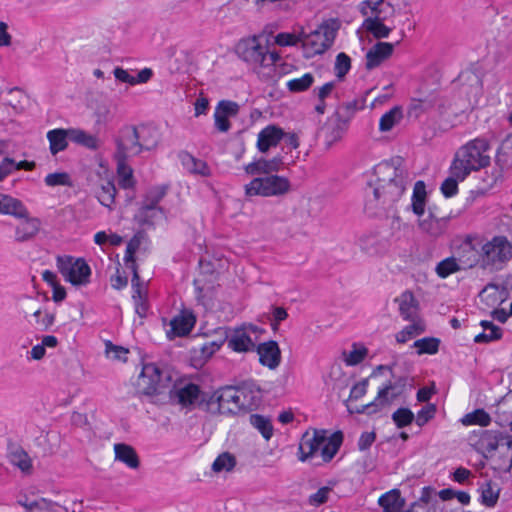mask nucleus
<instances>
[{
  "label": "nucleus",
  "instance_id": "3",
  "mask_svg": "<svg viewBox=\"0 0 512 512\" xmlns=\"http://www.w3.org/2000/svg\"><path fill=\"white\" fill-rule=\"evenodd\" d=\"M489 142L484 138H475L461 146L454 155L452 165L454 174L458 177L468 176L490 164Z\"/></svg>",
  "mask_w": 512,
  "mask_h": 512
},
{
  "label": "nucleus",
  "instance_id": "60",
  "mask_svg": "<svg viewBox=\"0 0 512 512\" xmlns=\"http://www.w3.org/2000/svg\"><path fill=\"white\" fill-rule=\"evenodd\" d=\"M435 412H436V408L434 405H432V404L426 405L417 413V416L415 419L416 424L420 427L425 425L430 419H432L434 417Z\"/></svg>",
  "mask_w": 512,
  "mask_h": 512
},
{
  "label": "nucleus",
  "instance_id": "41",
  "mask_svg": "<svg viewBox=\"0 0 512 512\" xmlns=\"http://www.w3.org/2000/svg\"><path fill=\"white\" fill-rule=\"evenodd\" d=\"M462 269L463 267L459 262V259L455 257H448L437 264L435 271L440 278L444 279Z\"/></svg>",
  "mask_w": 512,
  "mask_h": 512
},
{
  "label": "nucleus",
  "instance_id": "33",
  "mask_svg": "<svg viewBox=\"0 0 512 512\" xmlns=\"http://www.w3.org/2000/svg\"><path fill=\"white\" fill-rule=\"evenodd\" d=\"M378 503L383 508L384 512H401L405 505V501L401 497L400 491L397 489L383 494L379 498Z\"/></svg>",
  "mask_w": 512,
  "mask_h": 512
},
{
  "label": "nucleus",
  "instance_id": "29",
  "mask_svg": "<svg viewBox=\"0 0 512 512\" xmlns=\"http://www.w3.org/2000/svg\"><path fill=\"white\" fill-rule=\"evenodd\" d=\"M389 17L364 19L362 29L371 34L375 39L388 38L393 28L385 24Z\"/></svg>",
  "mask_w": 512,
  "mask_h": 512
},
{
  "label": "nucleus",
  "instance_id": "51",
  "mask_svg": "<svg viewBox=\"0 0 512 512\" xmlns=\"http://www.w3.org/2000/svg\"><path fill=\"white\" fill-rule=\"evenodd\" d=\"M440 341L434 337H425L414 342L418 354H435L438 352Z\"/></svg>",
  "mask_w": 512,
  "mask_h": 512
},
{
  "label": "nucleus",
  "instance_id": "34",
  "mask_svg": "<svg viewBox=\"0 0 512 512\" xmlns=\"http://www.w3.org/2000/svg\"><path fill=\"white\" fill-rule=\"evenodd\" d=\"M181 160L185 169L191 174L202 177H208L211 175V170L205 161L197 159L188 153L183 154Z\"/></svg>",
  "mask_w": 512,
  "mask_h": 512
},
{
  "label": "nucleus",
  "instance_id": "50",
  "mask_svg": "<svg viewBox=\"0 0 512 512\" xmlns=\"http://www.w3.org/2000/svg\"><path fill=\"white\" fill-rule=\"evenodd\" d=\"M115 194L116 188L114 184L108 181L97 191V198L103 206L110 208L114 203Z\"/></svg>",
  "mask_w": 512,
  "mask_h": 512
},
{
  "label": "nucleus",
  "instance_id": "39",
  "mask_svg": "<svg viewBox=\"0 0 512 512\" xmlns=\"http://www.w3.org/2000/svg\"><path fill=\"white\" fill-rule=\"evenodd\" d=\"M453 165L449 168V176L442 182L440 190L446 198L453 197L458 192V183L464 181L467 176L458 177L454 174Z\"/></svg>",
  "mask_w": 512,
  "mask_h": 512
},
{
  "label": "nucleus",
  "instance_id": "46",
  "mask_svg": "<svg viewBox=\"0 0 512 512\" xmlns=\"http://www.w3.org/2000/svg\"><path fill=\"white\" fill-rule=\"evenodd\" d=\"M70 140L90 149L98 147V139L80 129H70Z\"/></svg>",
  "mask_w": 512,
  "mask_h": 512
},
{
  "label": "nucleus",
  "instance_id": "24",
  "mask_svg": "<svg viewBox=\"0 0 512 512\" xmlns=\"http://www.w3.org/2000/svg\"><path fill=\"white\" fill-rule=\"evenodd\" d=\"M136 132L142 152L155 149L161 140L159 129L153 125L136 126Z\"/></svg>",
  "mask_w": 512,
  "mask_h": 512
},
{
  "label": "nucleus",
  "instance_id": "38",
  "mask_svg": "<svg viewBox=\"0 0 512 512\" xmlns=\"http://www.w3.org/2000/svg\"><path fill=\"white\" fill-rule=\"evenodd\" d=\"M403 118L402 108L395 106L382 115L379 121V130L381 132L390 131L395 125L399 124Z\"/></svg>",
  "mask_w": 512,
  "mask_h": 512
},
{
  "label": "nucleus",
  "instance_id": "62",
  "mask_svg": "<svg viewBox=\"0 0 512 512\" xmlns=\"http://www.w3.org/2000/svg\"><path fill=\"white\" fill-rule=\"evenodd\" d=\"M368 387V379H363L360 382L356 383L350 391L349 400H358L362 398L366 392Z\"/></svg>",
  "mask_w": 512,
  "mask_h": 512
},
{
  "label": "nucleus",
  "instance_id": "47",
  "mask_svg": "<svg viewBox=\"0 0 512 512\" xmlns=\"http://www.w3.org/2000/svg\"><path fill=\"white\" fill-rule=\"evenodd\" d=\"M481 503L487 507H493L499 498V488L491 482L484 483L481 488Z\"/></svg>",
  "mask_w": 512,
  "mask_h": 512
},
{
  "label": "nucleus",
  "instance_id": "45",
  "mask_svg": "<svg viewBox=\"0 0 512 512\" xmlns=\"http://www.w3.org/2000/svg\"><path fill=\"white\" fill-rule=\"evenodd\" d=\"M502 439L500 433L485 430L481 433L479 445L485 452L491 453L497 449L499 441Z\"/></svg>",
  "mask_w": 512,
  "mask_h": 512
},
{
  "label": "nucleus",
  "instance_id": "25",
  "mask_svg": "<svg viewBox=\"0 0 512 512\" xmlns=\"http://www.w3.org/2000/svg\"><path fill=\"white\" fill-rule=\"evenodd\" d=\"M8 460L10 464L17 467L23 475L29 476L33 473L32 459L21 446H13L10 448Z\"/></svg>",
  "mask_w": 512,
  "mask_h": 512
},
{
  "label": "nucleus",
  "instance_id": "19",
  "mask_svg": "<svg viewBox=\"0 0 512 512\" xmlns=\"http://www.w3.org/2000/svg\"><path fill=\"white\" fill-rule=\"evenodd\" d=\"M259 362L271 370L276 369L281 362V350L276 341L270 340L257 346Z\"/></svg>",
  "mask_w": 512,
  "mask_h": 512
},
{
  "label": "nucleus",
  "instance_id": "30",
  "mask_svg": "<svg viewBox=\"0 0 512 512\" xmlns=\"http://www.w3.org/2000/svg\"><path fill=\"white\" fill-rule=\"evenodd\" d=\"M238 412H248L255 409L259 402L258 392L249 385L238 386Z\"/></svg>",
  "mask_w": 512,
  "mask_h": 512
},
{
  "label": "nucleus",
  "instance_id": "8",
  "mask_svg": "<svg viewBox=\"0 0 512 512\" xmlns=\"http://www.w3.org/2000/svg\"><path fill=\"white\" fill-rule=\"evenodd\" d=\"M57 268L64 279L72 285L83 286L89 283L91 269L82 258L58 256Z\"/></svg>",
  "mask_w": 512,
  "mask_h": 512
},
{
  "label": "nucleus",
  "instance_id": "32",
  "mask_svg": "<svg viewBox=\"0 0 512 512\" xmlns=\"http://www.w3.org/2000/svg\"><path fill=\"white\" fill-rule=\"evenodd\" d=\"M68 138L70 139V129H53L47 133L49 148L52 155L65 150L68 146Z\"/></svg>",
  "mask_w": 512,
  "mask_h": 512
},
{
  "label": "nucleus",
  "instance_id": "13",
  "mask_svg": "<svg viewBox=\"0 0 512 512\" xmlns=\"http://www.w3.org/2000/svg\"><path fill=\"white\" fill-rule=\"evenodd\" d=\"M236 52L245 62L261 67L265 46L261 45L258 38L254 36L239 41L236 46Z\"/></svg>",
  "mask_w": 512,
  "mask_h": 512
},
{
  "label": "nucleus",
  "instance_id": "54",
  "mask_svg": "<svg viewBox=\"0 0 512 512\" xmlns=\"http://www.w3.org/2000/svg\"><path fill=\"white\" fill-rule=\"evenodd\" d=\"M415 416L408 408H399L392 414V420L398 428H403L410 425Z\"/></svg>",
  "mask_w": 512,
  "mask_h": 512
},
{
  "label": "nucleus",
  "instance_id": "63",
  "mask_svg": "<svg viewBox=\"0 0 512 512\" xmlns=\"http://www.w3.org/2000/svg\"><path fill=\"white\" fill-rule=\"evenodd\" d=\"M214 121L215 127L219 132L225 133L228 132L231 128L229 117L222 113H218L216 110L214 112Z\"/></svg>",
  "mask_w": 512,
  "mask_h": 512
},
{
  "label": "nucleus",
  "instance_id": "14",
  "mask_svg": "<svg viewBox=\"0 0 512 512\" xmlns=\"http://www.w3.org/2000/svg\"><path fill=\"white\" fill-rule=\"evenodd\" d=\"M165 195L166 187L164 186L153 187L147 192L143 200V205L139 209L136 216L140 223L151 222L149 219V212L162 213V208L158 206V203L164 198Z\"/></svg>",
  "mask_w": 512,
  "mask_h": 512
},
{
  "label": "nucleus",
  "instance_id": "20",
  "mask_svg": "<svg viewBox=\"0 0 512 512\" xmlns=\"http://www.w3.org/2000/svg\"><path fill=\"white\" fill-rule=\"evenodd\" d=\"M359 246L361 251L369 256H382L389 248L388 241L378 234L363 235L359 239Z\"/></svg>",
  "mask_w": 512,
  "mask_h": 512
},
{
  "label": "nucleus",
  "instance_id": "49",
  "mask_svg": "<svg viewBox=\"0 0 512 512\" xmlns=\"http://www.w3.org/2000/svg\"><path fill=\"white\" fill-rule=\"evenodd\" d=\"M236 465L235 457L229 452L220 454L212 464V470L216 473L222 471L230 472Z\"/></svg>",
  "mask_w": 512,
  "mask_h": 512
},
{
  "label": "nucleus",
  "instance_id": "28",
  "mask_svg": "<svg viewBox=\"0 0 512 512\" xmlns=\"http://www.w3.org/2000/svg\"><path fill=\"white\" fill-rule=\"evenodd\" d=\"M396 302L399 305L400 315L404 320L420 319L418 317V302L410 291L403 292Z\"/></svg>",
  "mask_w": 512,
  "mask_h": 512
},
{
  "label": "nucleus",
  "instance_id": "15",
  "mask_svg": "<svg viewBox=\"0 0 512 512\" xmlns=\"http://www.w3.org/2000/svg\"><path fill=\"white\" fill-rule=\"evenodd\" d=\"M24 209L23 216H14L17 219H23L15 228V241L19 243L27 242L36 237L41 229V220L37 217H30L27 208L21 202Z\"/></svg>",
  "mask_w": 512,
  "mask_h": 512
},
{
  "label": "nucleus",
  "instance_id": "43",
  "mask_svg": "<svg viewBox=\"0 0 512 512\" xmlns=\"http://www.w3.org/2000/svg\"><path fill=\"white\" fill-rule=\"evenodd\" d=\"M126 162L127 160L117 159V173L119 186L124 189H129L134 186L133 170Z\"/></svg>",
  "mask_w": 512,
  "mask_h": 512
},
{
  "label": "nucleus",
  "instance_id": "12",
  "mask_svg": "<svg viewBox=\"0 0 512 512\" xmlns=\"http://www.w3.org/2000/svg\"><path fill=\"white\" fill-rule=\"evenodd\" d=\"M349 127V122L343 119L338 113L327 119L321 128V135L325 147L331 148L336 142L340 141Z\"/></svg>",
  "mask_w": 512,
  "mask_h": 512
},
{
  "label": "nucleus",
  "instance_id": "40",
  "mask_svg": "<svg viewBox=\"0 0 512 512\" xmlns=\"http://www.w3.org/2000/svg\"><path fill=\"white\" fill-rule=\"evenodd\" d=\"M195 319L192 315L188 316H177L172 319L170 325L173 333L176 336H185L190 333L194 326Z\"/></svg>",
  "mask_w": 512,
  "mask_h": 512
},
{
  "label": "nucleus",
  "instance_id": "36",
  "mask_svg": "<svg viewBox=\"0 0 512 512\" xmlns=\"http://www.w3.org/2000/svg\"><path fill=\"white\" fill-rule=\"evenodd\" d=\"M410 321L412 322L411 324L407 325L396 334V341L398 343H406L426 330V325L422 319H414Z\"/></svg>",
  "mask_w": 512,
  "mask_h": 512
},
{
  "label": "nucleus",
  "instance_id": "35",
  "mask_svg": "<svg viewBox=\"0 0 512 512\" xmlns=\"http://www.w3.org/2000/svg\"><path fill=\"white\" fill-rule=\"evenodd\" d=\"M199 395L200 389L193 383L186 384L175 392L178 402L183 406L194 405L198 401Z\"/></svg>",
  "mask_w": 512,
  "mask_h": 512
},
{
  "label": "nucleus",
  "instance_id": "27",
  "mask_svg": "<svg viewBox=\"0 0 512 512\" xmlns=\"http://www.w3.org/2000/svg\"><path fill=\"white\" fill-rule=\"evenodd\" d=\"M133 301L135 305V312L144 318L148 311V303L146 298V289L144 284L140 282L138 272L134 269V277H132Z\"/></svg>",
  "mask_w": 512,
  "mask_h": 512
},
{
  "label": "nucleus",
  "instance_id": "22",
  "mask_svg": "<svg viewBox=\"0 0 512 512\" xmlns=\"http://www.w3.org/2000/svg\"><path fill=\"white\" fill-rule=\"evenodd\" d=\"M284 136L281 128L269 125L258 134L257 148L260 152L266 153L270 148L276 147Z\"/></svg>",
  "mask_w": 512,
  "mask_h": 512
},
{
  "label": "nucleus",
  "instance_id": "61",
  "mask_svg": "<svg viewBox=\"0 0 512 512\" xmlns=\"http://www.w3.org/2000/svg\"><path fill=\"white\" fill-rule=\"evenodd\" d=\"M59 506L44 498L37 500V504L31 507V512H58Z\"/></svg>",
  "mask_w": 512,
  "mask_h": 512
},
{
  "label": "nucleus",
  "instance_id": "21",
  "mask_svg": "<svg viewBox=\"0 0 512 512\" xmlns=\"http://www.w3.org/2000/svg\"><path fill=\"white\" fill-rule=\"evenodd\" d=\"M283 165V160L281 156L274 157L272 159L260 158L255 160L249 164H247L244 169L245 172L249 175H261L264 174L266 176L273 175L272 173L278 172Z\"/></svg>",
  "mask_w": 512,
  "mask_h": 512
},
{
  "label": "nucleus",
  "instance_id": "26",
  "mask_svg": "<svg viewBox=\"0 0 512 512\" xmlns=\"http://www.w3.org/2000/svg\"><path fill=\"white\" fill-rule=\"evenodd\" d=\"M228 341V347L235 352H248L253 351L255 348V342L252 340L247 329H235L231 336H226Z\"/></svg>",
  "mask_w": 512,
  "mask_h": 512
},
{
  "label": "nucleus",
  "instance_id": "48",
  "mask_svg": "<svg viewBox=\"0 0 512 512\" xmlns=\"http://www.w3.org/2000/svg\"><path fill=\"white\" fill-rule=\"evenodd\" d=\"M314 83V76L306 73L300 78L291 79L287 82V88L290 92L300 93L308 90Z\"/></svg>",
  "mask_w": 512,
  "mask_h": 512
},
{
  "label": "nucleus",
  "instance_id": "1",
  "mask_svg": "<svg viewBox=\"0 0 512 512\" xmlns=\"http://www.w3.org/2000/svg\"><path fill=\"white\" fill-rule=\"evenodd\" d=\"M376 180L366 192L365 212L369 216L387 213L403 195L408 174L403 159L395 157L375 166Z\"/></svg>",
  "mask_w": 512,
  "mask_h": 512
},
{
  "label": "nucleus",
  "instance_id": "64",
  "mask_svg": "<svg viewBox=\"0 0 512 512\" xmlns=\"http://www.w3.org/2000/svg\"><path fill=\"white\" fill-rule=\"evenodd\" d=\"M335 88L334 82H327L323 86L319 88H315L313 90V94L317 97L318 100H326Z\"/></svg>",
  "mask_w": 512,
  "mask_h": 512
},
{
  "label": "nucleus",
  "instance_id": "55",
  "mask_svg": "<svg viewBox=\"0 0 512 512\" xmlns=\"http://www.w3.org/2000/svg\"><path fill=\"white\" fill-rule=\"evenodd\" d=\"M44 182L49 187L72 185L70 176L66 172L50 173L45 177Z\"/></svg>",
  "mask_w": 512,
  "mask_h": 512
},
{
  "label": "nucleus",
  "instance_id": "4",
  "mask_svg": "<svg viewBox=\"0 0 512 512\" xmlns=\"http://www.w3.org/2000/svg\"><path fill=\"white\" fill-rule=\"evenodd\" d=\"M426 186L423 181H417L414 185L412 195V211L418 216V227L422 233L431 238L442 236L447 229L449 219L445 216H438L432 208L425 212Z\"/></svg>",
  "mask_w": 512,
  "mask_h": 512
},
{
  "label": "nucleus",
  "instance_id": "9",
  "mask_svg": "<svg viewBox=\"0 0 512 512\" xmlns=\"http://www.w3.org/2000/svg\"><path fill=\"white\" fill-rule=\"evenodd\" d=\"M136 387L138 393L145 396L160 394L163 387L161 369L155 363L144 364L137 379Z\"/></svg>",
  "mask_w": 512,
  "mask_h": 512
},
{
  "label": "nucleus",
  "instance_id": "44",
  "mask_svg": "<svg viewBox=\"0 0 512 512\" xmlns=\"http://www.w3.org/2000/svg\"><path fill=\"white\" fill-rule=\"evenodd\" d=\"M463 425H480L482 427L488 426L491 422L490 415L483 409H477L471 413H467L461 419Z\"/></svg>",
  "mask_w": 512,
  "mask_h": 512
},
{
  "label": "nucleus",
  "instance_id": "17",
  "mask_svg": "<svg viewBox=\"0 0 512 512\" xmlns=\"http://www.w3.org/2000/svg\"><path fill=\"white\" fill-rule=\"evenodd\" d=\"M395 44L389 42H377L366 53L365 67L372 70L380 66L385 60L393 54Z\"/></svg>",
  "mask_w": 512,
  "mask_h": 512
},
{
  "label": "nucleus",
  "instance_id": "18",
  "mask_svg": "<svg viewBox=\"0 0 512 512\" xmlns=\"http://www.w3.org/2000/svg\"><path fill=\"white\" fill-rule=\"evenodd\" d=\"M397 395H398V393L395 392V386L392 383H389L379 390L377 397L375 398L374 401H372L366 405L357 407L355 409V412L359 413V414L374 413V412L378 411L379 409H381L382 407L390 404L397 397Z\"/></svg>",
  "mask_w": 512,
  "mask_h": 512
},
{
  "label": "nucleus",
  "instance_id": "42",
  "mask_svg": "<svg viewBox=\"0 0 512 512\" xmlns=\"http://www.w3.org/2000/svg\"><path fill=\"white\" fill-rule=\"evenodd\" d=\"M250 424L257 429L261 435L269 440L273 436V426L268 417L259 414H252L249 417Z\"/></svg>",
  "mask_w": 512,
  "mask_h": 512
},
{
  "label": "nucleus",
  "instance_id": "56",
  "mask_svg": "<svg viewBox=\"0 0 512 512\" xmlns=\"http://www.w3.org/2000/svg\"><path fill=\"white\" fill-rule=\"evenodd\" d=\"M332 488L328 486L321 487L317 492L311 494L308 498V503L311 506L318 507L326 503L329 499Z\"/></svg>",
  "mask_w": 512,
  "mask_h": 512
},
{
  "label": "nucleus",
  "instance_id": "16",
  "mask_svg": "<svg viewBox=\"0 0 512 512\" xmlns=\"http://www.w3.org/2000/svg\"><path fill=\"white\" fill-rule=\"evenodd\" d=\"M358 10L364 19L391 17L394 14L393 6L385 0H364Z\"/></svg>",
  "mask_w": 512,
  "mask_h": 512
},
{
  "label": "nucleus",
  "instance_id": "58",
  "mask_svg": "<svg viewBox=\"0 0 512 512\" xmlns=\"http://www.w3.org/2000/svg\"><path fill=\"white\" fill-rule=\"evenodd\" d=\"M215 110L218 111V113H222L230 118V117H234L238 114L239 105L233 101L221 100L217 104Z\"/></svg>",
  "mask_w": 512,
  "mask_h": 512
},
{
  "label": "nucleus",
  "instance_id": "59",
  "mask_svg": "<svg viewBox=\"0 0 512 512\" xmlns=\"http://www.w3.org/2000/svg\"><path fill=\"white\" fill-rule=\"evenodd\" d=\"M33 317L36 319V324L41 330H48L55 321L54 314L46 312L44 316H42V311L40 309L33 313Z\"/></svg>",
  "mask_w": 512,
  "mask_h": 512
},
{
  "label": "nucleus",
  "instance_id": "31",
  "mask_svg": "<svg viewBox=\"0 0 512 512\" xmlns=\"http://www.w3.org/2000/svg\"><path fill=\"white\" fill-rule=\"evenodd\" d=\"M115 459L126 464L131 469H137L140 466L139 457L135 449L127 444L118 443L114 445Z\"/></svg>",
  "mask_w": 512,
  "mask_h": 512
},
{
  "label": "nucleus",
  "instance_id": "7",
  "mask_svg": "<svg viewBox=\"0 0 512 512\" xmlns=\"http://www.w3.org/2000/svg\"><path fill=\"white\" fill-rule=\"evenodd\" d=\"M482 267L501 269L512 257V246L506 237L496 236L481 246Z\"/></svg>",
  "mask_w": 512,
  "mask_h": 512
},
{
  "label": "nucleus",
  "instance_id": "10",
  "mask_svg": "<svg viewBox=\"0 0 512 512\" xmlns=\"http://www.w3.org/2000/svg\"><path fill=\"white\" fill-rule=\"evenodd\" d=\"M116 144V159L128 160L129 157L139 155L142 152L137 138L136 126L134 125H127L121 128Z\"/></svg>",
  "mask_w": 512,
  "mask_h": 512
},
{
  "label": "nucleus",
  "instance_id": "53",
  "mask_svg": "<svg viewBox=\"0 0 512 512\" xmlns=\"http://www.w3.org/2000/svg\"><path fill=\"white\" fill-rule=\"evenodd\" d=\"M352 350L344 352V361L347 365L354 366L361 363L367 356L368 350L364 346L353 344Z\"/></svg>",
  "mask_w": 512,
  "mask_h": 512
},
{
  "label": "nucleus",
  "instance_id": "52",
  "mask_svg": "<svg viewBox=\"0 0 512 512\" xmlns=\"http://www.w3.org/2000/svg\"><path fill=\"white\" fill-rule=\"evenodd\" d=\"M351 69V58L344 52L339 53L336 56L334 64V72L339 80L344 79L346 74Z\"/></svg>",
  "mask_w": 512,
  "mask_h": 512
},
{
  "label": "nucleus",
  "instance_id": "2",
  "mask_svg": "<svg viewBox=\"0 0 512 512\" xmlns=\"http://www.w3.org/2000/svg\"><path fill=\"white\" fill-rule=\"evenodd\" d=\"M342 441L343 434L340 431H337L328 437L327 431L324 429L308 430L300 439L298 459L305 462L320 451L323 461L329 462L337 454Z\"/></svg>",
  "mask_w": 512,
  "mask_h": 512
},
{
  "label": "nucleus",
  "instance_id": "11",
  "mask_svg": "<svg viewBox=\"0 0 512 512\" xmlns=\"http://www.w3.org/2000/svg\"><path fill=\"white\" fill-rule=\"evenodd\" d=\"M238 388L234 386H225L215 391L209 405H217V411L221 414H237L238 412Z\"/></svg>",
  "mask_w": 512,
  "mask_h": 512
},
{
  "label": "nucleus",
  "instance_id": "6",
  "mask_svg": "<svg viewBox=\"0 0 512 512\" xmlns=\"http://www.w3.org/2000/svg\"><path fill=\"white\" fill-rule=\"evenodd\" d=\"M245 194L252 196H278L287 193L290 189L289 180L278 175H268L264 177H256L250 183L246 184Z\"/></svg>",
  "mask_w": 512,
  "mask_h": 512
},
{
  "label": "nucleus",
  "instance_id": "57",
  "mask_svg": "<svg viewBox=\"0 0 512 512\" xmlns=\"http://www.w3.org/2000/svg\"><path fill=\"white\" fill-rule=\"evenodd\" d=\"M275 43L279 46H294L297 43L302 44V32L299 35L282 32L276 35Z\"/></svg>",
  "mask_w": 512,
  "mask_h": 512
},
{
  "label": "nucleus",
  "instance_id": "37",
  "mask_svg": "<svg viewBox=\"0 0 512 512\" xmlns=\"http://www.w3.org/2000/svg\"><path fill=\"white\" fill-rule=\"evenodd\" d=\"M24 212L20 200L10 195L0 193V214L23 216Z\"/></svg>",
  "mask_w": 512,
  "mask_h": 512
},
{
  "label": "nucleus",
  "instance_id": "23",
  "mask_svg": "<svg viewBox=\"0 0 512 512\" xmlns=\"http://www.w3.org/2000/svg\"><path fill=\"white\" fill-rule=\"evenodd\" d=\"M476 240V237L467 236L460 247L462 253H464V255L459 258L463 269L472 268L480 261L482 262L481 253L478 251L477 244L475 243Z\"/></svg>",
  "mask_w": 512,
  "mask_h": 512
},
{
  "label": "nucleus",
  "instance_id": "5",
  "mask_svg": "<svg viewBox=\"0 0 512 512\" xmlns=\"http://www.w3.org/2000/svg\"><path fill=\"white\" fill-rule=\"evenodd\" d=\"M334 24L324 23L316 30L306 34L302 32V48L305 58H312L328 50L336 37Z\"/></svg>",
  "mask_w": 512,
  "mask_h": 512
}]
</instances>
